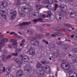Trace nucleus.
<instances>
[{
  "mask_svg": "<svg viewBox=\"0 0 77 77\" xmlns=\"http://www.w3.org/2000/svg\"><path fill=\"white\" fill-rule=\"evenodd\" d=\"M8 40L7 38H4L2 40H1L0 42V45H3L4 43L5 42H8Z\"/></svg>",
  "mask_w": 77,
  "mask_h": 77,
  "instance_id": "13",
  "label": "nucleus"
},
{
  "mask_svg": "<svg viewBox=\"0 0 77 77\" xmlns=\"http://www.w3.org/2000/svg\"><path fill=\"white\" fill-rule=\"evenodd\" d=\"M0 14H1V16L2 17L4 18H5V19H6V15L2 14H5V11H3V10H1L0 11Z\"/></svg>",
  "mask_w": 77,
  "mask_h": 77,
  "instance_id": "16",
  "label": "nucleus"
},
{
  "mask_svg": "<svg viewBox=\"0 0 77 77\" xmlns=\"http://www.w3.org/2000/svg\"><path fill=\"white\" fill-rule=\"evenodd\" d=\"M54 20L53 18H50L49 19V22H51V21H52Z\"/></svg>",
  "mask_w": 77,
  "mask_h": 77,
  "instance_id": "41",
  "label": "nucleus"
},
{
  "mask_svg": "<svg viewBox=\"0 0 77 77\" xmlns=\"http://www.w3.org/2000/svg\"><path fill=\"white\" fill-rule=\"evenodd\" d=\"M36 38L34 37L32 38L30 40V43L32 44V45H29L27 46L28 49H30L29 51H28L26 53H27L29 51V53L31 55H34L35 54V51L33 49V48H34V46L33 45L38 47L39 45H38L37 44L39 43V41H37V38H39L41 36V35L36 34L35 35Z\"/></svg>",
  "mask_w": 77,
  "mask_h": 77,
  "instance_id": "1",
  "label": "nucleus"
},
{
  "mask_svg": "<svg viewBox=\"0 0 77 77\" xmlns=\"http://www.w3.org/2000/svg\"><path fill=\"white\" fill-rule=\"evenodd\" d=\"M58 34H59V35L60 36L62 35H63V34L61 32H60V33H59L57 34H55V35H59Z\"/></svg>",
  "mask_w": 77,
  "mask_h": 77,
  "instance_id": "44",
  "label": "nucleus"
},
{
  "mask_svg": "<svg viewBox=\"0 0 77 77\" xmlns=\"http://www.w3.org/2000/svg\"><path fill=\"white\" fill-rule=\"evenodd\" d=\"M2 73H3V71H2V70L0 69V74H2Z\"/></svg>",
  "mask_w": 77,
  "mask_h": 77,
  "instance_id": "53",
  "label": "nucleus"
},
{
  "mask_svg": "<svg viewBox=\"0 0 77 77\" xmlns=\"http://www.w3.org/2000/svg\"><path fill=\"white\" fill-rule=\"evenodd\" d=\"M68 2V0H65V2L66 3H67Z\"/></svg>",
  "mask_w": 77,
  "mask_h": 77,
  "instance_id": "58",
  "label": "nucleus"
},
{
  "mask_svg": "<svg viewBox=\"0 0 77 77\" xmlns=\"http://www.w3.org/2000/svg\"><path fill=\"white\" fill-rule=\"evenodd\" d=\"M72 51L74 53H77V48H74V49H73Z\"/></svg>",
  "mask_w": 77,
  "mask_h": 77,
  "instance_id": "35",
  "label": "nucleus"
},
{
  "mask_svg": "<svg viewBox=\"0 0 77 77\" xmlns=\"http://www.w3.org/2000/svg\"><path fill=\"white\" fill-rule=\"evenodd\" d=\"M71 34V35H75V39L77 40V33H75L74 32H72Z\"/></svg>",
  "mask_w": 77,
  "mask_h": 77,
  "instance_id": "25",
  "label": "nucleus"
},
{
  "mask_svg": "<svg viewBox=\"0 0 77 77\" xmlns=\"http://www.w3.org/2000/svg\"><path fill=\"white\" fill-rule=\"evenodd\" d=\"M53 2V0H43V3H45L44 5V7L47 8L48 9H53L54 6V5L53 4H51Z\"/></svg>",
  "mask_w": 77,
  "mask_h": 77,
  "instance_id": "3",
  "label": "nucleus"
},
{
  "mask_svg": "<svg viewBox=\"0 0 77 77\" xmlns=\"http://www.w3.org/2000/svg\"><path fill=\"white\" fill-rule=\"evenodd\" d=\"M53 30H57V31H59V30H61V28L56 27H53Z\"/></svg>",
  "mask_w": 77,
  "mask_h": 77,
  "instance_id": "24",
  "label": "nucleus"
},
{
  "mask_svg": "<svg viewBox=\"0 0 77 77\" xmlns=\"http://www.w3.org/2000/svg\"><path fill=\"white\" fill-rule=\"evenodd\" d=\"M7 6H8V3L7 2H5L2 3L0 7L2 9H3L4 8H6L7 7Z\"/></svg>",
  "mask_w": 77,
  "mask_h": 77,
  "instance_id": "12",
  "label": "nucleus"
},
{
  "mask_svg": "<svg viewBox=\"0 0 77 77\" xmlns=\"http://www.w3.org/2000/svg\"><path fill=\"white\" fill-rule=\"evenodd\" d=\"M2 58V60L3 61H6L8 60V59H9L11 57V56L10 55H9L7 57H5V55H2L1 56Z\"/></svg>",
  "mask_w": 77,
  "mask_h": 77,
  "instance_id": "9",
  "label": "nucleus"
},
{
  "mask_svg": "<svg viewBox=\"0 0 77 77\" xmlns=\"http://www.w3.org/2000/svg\"><path fill=\"white\" fill-rule=\"evenodd\" d=\"M8 47L9 48H11V46L10 45H8Z\"/></svg>",
  "mask_w": 77,
  "mask_h": 77,
  "instance_id": "60",
  "label": "nucleus"
},
{
  "mask_svg": "<svg viewBox=\"0 0 77 77\" xmlns=\"http://www.w3.org/2000/svg\"><path fill=\"white\" fill-rule=\"evenodd\" d=\"M2 70V72H5L6 71V69H5V67H3V69Z\"/></svg>",
  "mask_w": 77,
  "mask_h": 77,
  "instance_id": "38",
  "label": "nucleus"
},
{
  "mask_svg": "<svg viewBox=\"0 0 77 77\" xmlns=\"http://www.w3.org/2000/svg\"><path fill=\"white\" fill-rule=\"evenodd\" d=\"M25 39H24L22 41H21V43H23V42H25Z\"/></svg>",
  "mask_w": 77,
  "mask_h": 77,
  "instance_id": "50",
  "label": "nucleus"
},
{
  "mask_svg": "<svg viewBox=\"0 0 77 77\" xmlns=\"http://www.w3.org/2000/svg\"><path fill=\"white\" fill-rule=\"evenodd\" d=\"M50 35V34L49 33H47L46 34V36H49Z\"/></svg>",
  "mask_w": 77,
  "mask_h": 77,
  "instance_id": "48",
  "label": "nucleus"
},
{
  "mask_svg": "<svg viewBox=\"0 0 77 77\" xmlns=\"http://www.w3.org/2000/svg\"><path fill=\"white\" fill-rule=\"evenodd\" d=\"M76 15V13L74 12V17H75Z\"/></svg>",
  "mask_w": 77,
  "mask_h": 77,
  "instance_id": "56",
  "label": "nucleus"
},
{
  "mask_svg": "<svg viewBox=\"0 0 77 77\" xmlns=\"http://www.w3.org/2000/svg\"><path fill=\"white\" fill-rule=\"evenodd\" d=\"M51 36H52L53 37H55L56 35L54 34H52L51 35Z\"/></svg>",
  "mask_w": 77,
  "mask_h": 77,
  "instance_id": "49",
  "label": "nucleus"
},
{
  "mask_svg": "<svg viewBox=\"0 0 77 77\" xmlns=\"http://www.w3.org/2000/svg\"><path fill=\"white\" fill-rule=\"evenodd\" d=\"M16 4L17 5H20L21 4V1H20V0H17Z\"/></svg>",
  "mask_w": 77,
  "mask_h": 77,
  "instance_id": "27",
  "label": "nucleus"
},
{
  "mask_svg": "<svg viewBox=\"0 0 77 77\" xmlns=\"http://www.w3.org/2000/svg\"><path fill=\"white\" fill-rule=\"evenodd\" d=\"M61 44H62V42H60L57 43V44H58V45H60Z\"/></svg>",
  "mask_w": 77,
  "mask_h": 77,
  "instance_id": "46",
  "label": "nucleus"
},
{
  "mask_svg": "<svg viewBox=\"0 0 77 77\" xmlns=\"http://www.w3.org/2000/svg\"><path fill=\"white\" fill-rule=\"evenodd\" d=\"M69 77H77V74L74 72H72L70 73Z\"/></svg>",
  "mask_w": 77,
  "mask_h": 77,
  "instance_id": "15",
  "label": "nucleus"
},
{
  "mask_svg": "<svg viewBox=\"0 0 77 77\" xmlns=\"http://www.w3.org/2000/svg\"><path fill=\"white\" fill-rule=\"evenodd\" d=\"M5 77H14V76L10 74H7L5 75Z\"/></svg>",
  "mask_w": 77,
  "mask_h": 77,
  "instance_id": "29",
  "label": "nucleus"
},
{
  "mask_svg": "<svg viewBox=\"0 0 77 77\" xmlns=\"http://www.w3.org/2000/svg\"><path fill=\"white\" fill-rule=\"evenodd\" d=\"M74 36L73 35H71V37L72 38H74Z\"/></svg>",
  "mask_w": 77,
  "mask_h": 77,
  "instance_id": "61",
  "label": "nucleus"
},
{
  "mask_svg": "<svg viewBox=\"0 0 77 77\" xmlns=\"http://www.w3.org/2000/svg\"><path fill=\"white\" fill-rule=\"evenodd\" d=\"M16 41H17V40L15 39H13L10 40L11 42H16Z\"/></svg>",
  "mask_w": 77,
  "mask_h": 77,
  "instance_id": "33",
  "label": "nucleus"
},
{
  "mask_svg": "<svg viewBox=\"0 0 77 77\" xmlns=\"http://www.w3.org/2000/svg\"><path fill=\"white\" fill-rule=\"evenodd\" d=\"M18 39H22L23 38L21 36H20L17 38Z\"/></svg>",
  "mask_w": 77,
  "mask_h": 77,
  "instance_id": "52",
  "label": "nucleus"
},
{
  "mask_svg": "<svg viewBox=\"0 0 77 77\" xmlns=\"http://www.w3.org/2000/svg\"><path fill=\"white\" fill-rule=\"evenodd\" d=\"M52 54H53V56L52 57L53 58H56L58 56V54H57V53L56 52H54L52 53Z\"/></svg>",
  "mask_w": 77,
  "mask_h": 77,
  "instance_id": "17",
  "label": "nucleus"
},
{
  "mask_svg": "<svg viewBox=\"0 0 77 77\" xmlns=\"http://www.w3.org/2000/svg\"><path fill=\"white\" fill-rule=\"evenodd\" d=\"M72 30H74V28L72 27Z\"/></svg>",
  "mask_w": 77,
  "mask_h": 77,
  "instance_id": "62",
  "label": "nucleus"
},
{
  "mask_svg": "<svg viewBox=\"0 0 77 77\" xmlns=\"http://www.w3.org/2000/svg\"><path fill=\"white\" fill-rule=\"evenodd\" d=\"M69 56H71V54H69Z\"/></svg>",
  "mask_w": 77,
  "mask_h": 77,
  "instance_id": "64",
  "label": "nucleus"
},
{
  "mask_svg": "<svg viewBox=\"0 0 77 77\" xmlns=\"http://www.w3.org/2000/svg\"><path fill=\"white\" fill-rule=\"evenodd\" d=\"M13 34H14V36H17V34L14 32H10V35H13Z\"/></svg>",
  "mask_w": 77,
  "mask_h": 77,
  "instance_id": "32",
  "label": "nucleus"
},
{
  "mask_svg": "<svg viewBox=\"0 0 77 77\" xmlns=\"http://www.w3.org/2000/svg\"><path fill=\"white\" fill-rule=\"evenodd\" d=\"M19 14H20V15H22V16L23 17L25 16V15H26V12L24 11H23L22 12V13H21L20 11H19Z\"/></svg>",
  "mask_w": 77,
  "mask_h": 77,
  "instance_id": "28",
  "label": "nucleus"
},
{
  "mask_svg": "<svg viewBox=\"0 0 77 77\" xmlns=\"http://www.w3.org/2000/svg\"><path fill=\"white\" fill-rule=\"evenodd\" d=\"M44 69H45V71L47 73V74H49L51 72V69H50V67L48 66H45L44 67Z\"/></svg>",
  "mask_w": 77,
  "mask_h": 77,
  "instance_id": "8",
  "label": "nucleus"
},
{
  "mask_svg": "<svg viewBox=\"0 0 77 77\" xmlns=\"http://www.w3.org/2000/svg\"><path fill=\"white\" fill-rule=\"evenodd\" d=\"M38 29H39V30H42V28L38 27Z\"/></svg>",
  "mask_w": 77,
  "mask_h": 77,
  "instance_id": "57",
  "label": "nucleus"
},
{
  "mask_svg": "<svg viewBox=\"0 0 77 77\" xmlns=\"http://www.w3.org/2000/svg\"><path fill=\"white\" fill-rule=\"evenodd\" d=\"M25 4L26 5H29V4L28 3H27L26 2H25L24 4Z\"/></svg>",
  "mask_w": 77,
  "mask_h": 77,
  "instance_id": "55",
  "label": "nucleus"
},
{
  "mask_svg": "<svg viewBox=\"0 0 77 77\" xmlns=\"http://www.w3.org/2000/svg\"><path fill=\"white\" fill-rule=\"evenodd\" d=\"M72 30H70L69 29H68L67 31V32H71Z\"/></svg>",
  "mask_w": 77,
  "mask_h": 77,
  "instance_id": "54",
  "label": "nucleus"
},
{
  "mask_svg": "<svg viewBox=\"0 0 77 77\" xmlns=\"http://www.w3.org/2000/svg\"><path fill=\"white\" fill-rule=\"evenodd\" d=\"M38 74H40V75H44V71L42 70H41L38 72Z\"/></svg>",
  "mask_w": 77,
  "mask_h": 77,
  "instance_id": "18",
  "label": "nucleus"
},
{
  "mask_svg": "<svg viewBox=\"0 0 77 77\" xmlns=\"http://www.w3.org/2000/svg\"><path fill=\"white\" fill-rule=\"evenodd\" d=\"M48 25L47 24H44L43 25V27H47V26H48Z\"/></svg>",
  "mask_w": 77,
  "mask_h": 77,
  "instance_id": "43",
  "label": "nucleus"
},
{
  "mask_svg": "<svg viewBox=\"0 0 77 77\" xmlns=\"http://www.w3.org/2000/svg\"><path fill=\"white\" fill-rule=\"evenodd\" d=\"M66 26H67V27H69V28H70V27H72L71 25H66Z\"/></svg>",
  "mask_w": 77,
  "mask_h": 77,
  "instance_id": "45",
  "label": "nucleus"
},
{
  "mask_svg": "<svg viewBox=\"0 0 77 77\" xmlns=\"http://www.w3.org/2000/svg\"><path fill=\"white\" fill-rule=\"evenodd\" d=\"M29 67V65H26L24 66V70L25 71H27L29 72H31V71H32V68H31L29 69H27V68Z\"/></svg>",
  "mask_w": 77,
  "mask_h": 77,
  "instance_id": "11",
  "label": "nucleus"
},
{
  "mask_svg": "<svg viewBox=\"0 0 77 77\" xmlns=\"http://www.w3.org/2000/svg\"><path fill=\"white\" fill-rule=\"evenodd\" d=\"M35 6L37 8V10L38 11H39L40 9H41L42 8L41 5L38 4H36L35 5Z\"/></svg>",
  "mask_w": 77,
  "mask_h": 77,
  "instance_id": "19",
  "label": "nucleus"
},
{
  "mask_svg": "<svg viewBox=\"0 0 77 77\" xmlns=\"http://www.w3.org/2000/svg\"><path fill=\"white\" fill-rule=\"evenodd\" d=\"M76 63L75 62V59H74L73 61V63Z\"/></svg>",
  "mask_w": 77,
  "mask_h": 77,
  "instance_id": "47",
  "label": "nucleus"
},
{
  "mask_svg": "<svg viewBox=\"0 0 77 77\" xmlns=\"http://www.w3.org/2000/svg\"><path fill=\"white\" fill-rule=\"evenodd\" d=\"M10 33L9 32H7V33Z\"/></svg>",
  "mask_w": 77,
  "mask_h": 77,
  "instance_id": "63",
  "label": "nucleus"
},
{
  "mask_svg": "<svg viewBox=\"0 0 77 77\" xmlns=\"http://www.w3.org/2000/svg\"><path fill=\"white\" fill-rule=\"evenodd\" d=\"M42 66V64L41 63H38L36 65V67L37 68H41Z\"/></svg>",
  "mask_w": 77,
  "mask_h": 77,
  "instance_id": "23",
  "label": "nucleus"
},
{
  "mask_svg": "<svg viewBox=\"0 0 77 77\" xmlns=\"http://www.w3.org/2000/svg\"><path fill=\"white\" fill-rule=\"evenodd\" d=\"M6 72L7 73H10L11 72V68L10 67H8L6 69Z\"/></svg>",
  "mask_w": 77,
  "mask_h": 77,
  "instance_id": "21",
  "label": "nucleus"
},
{
  "mask_svg": "<svg viewBox=\"0 0 77 77\" xmlns=\"http://www.w3.org/2000/svg\"><path fill=\"white\" fill-rule=\"evenodd\" d=\"M21 50H22V49L21 48L17 49L16 50L15 53H12V56H18V54H20V52L21 51Z\"/></svg>",
  "mask_w": 77,
  "mask_h": 77,
  "instance_id": "7",
  "label": "nucleus"
},
{
  "mask_svg": "<svg viewBox=\"0 0 77 77\" xmlns=\"http://www.w3.org/2000/svg\"><path fill=\"white\" fill-rule=\"evenodd\" d=\"M40 16L41 17H43V18H45L46 16H45V14H40Z\"/></svg>",
  "mask_w": 77,
  "mask_h": 77,
  "instance_id": "36",
  "label": "nucleus"
},
{
  "mask_svg": "<svg viewBox=\"0 0 77 77\" xmlns=\"http://www.w3.org/2000/svg\"><path fill=\"white\" fill-rule=\"evenodd\" d=\"M32 15H33V16H37V15L38 16L39 15V13L38 12H34L32 13Z\"/></svg>",
  "mask_w": 77,
  "mask_h": 77,
  "instance_id": "26",
  "label": "nucleus"
},
{
  "mask_svg": "<svg viewBox=\"0 0 77 77\" xmlns=\"http://www.w3.org/2000/svg\"><path fill=\"white\" fill-rule=\"evenodd\" d=\"M55 2V3H57V0H54Z\"/></svg>",
  "mask_w": 77,
  "mask_h": 77,
  "instance_id": "59",
  "label": "nucleus"
},
{
  "mask_svg": "<svg viewBox=\"0 0 77 77\" xmlns=\"http://www.w3.org/2000/svg\"><path fill=\"white\" fill-rule=\"evenodd\" d=\"M47 13H48V14L47 16V17L48 18H50L51 16V11H48L47 12Z\"/></svg>",
  "mask_w": 77,
  "mask_h": 77,
  "instance_id": "20",
  "label": "nucleus"
},
{
  "mask_svg": "<svg viewBox=\"0 0 77 77\" xmlns=\"http://www.w3.org/2000/svg\"><path fill=\"white\" fill-rule=\"evenodd\" d=\"M44 21H46V19H43L41 17H40L38 20V19H35L33 20V21L34 22H37V21H40V22H41L42 23Z\"/></svg>",
  "mask_w": 77,
  "mask_h": 77,
  "instance_id": "14",
  "label": "nucleus"
},
{
  "mask_svg": "<svg viewBox=\"0 0 77 77\" xmlns=\"http://www.w3.org/2000/svg\"><path fill=\"white\" fill-rule=\"evenodd\" d=\"M42 41H43V42H45V44H48V42H47L45 40H43Z\"/></svg>",
  "mask_w": 77,
  "mask_h": 77,
  "instance_id": "40",
  "label": "nucleus"
},
{
  "mask_svg": "<svg viewBox=\"0 0 77 77\" xmlns=\"http://www.w3.org/2000/svg\"><path fill=\"white\" fill-rule=\"evenodd\" d=\"M61 66L65 70H69L71 68V66L69 63H62Z\"/></svg>",
  "mask_w": 77,
  "mask_h": 77,
  "instance_id": "4",
  "label": "nucleus"
},
{
  "mask_svg": "<svg viewBox=\"0 0 77 77\" xmlns=\"http://www.w3.org/2000/svg\"><path fill=\"white\" fill-rule=\"evenodd\" d=\"M24 45V43H20V46H22V45Z\"/></svg>",
  "mask_w": 77,
  "mask_h": 77,
  "instance_id": "51",
  "label": "nucleus"
},
{
  "mask_svg": "<svg viewBox=\"0 0 77 77\" xmlns=\"http://www.w3.org/2000/svg\"><path fill=\"white\" fill-rule=\"evenodd\" d=\"M28 25V23H27V22H24L23 23H22L20 24V25L21 26H23V25Z\"/></svg>",
  "mask_w": 77,
  "mask_h": 77,
  "instance_id": "31",
  "label": "nucleus"
},
{
  "mask_svg": "<svg viewBox=\"0 0 77 77\" xmlns=\"http://www.w3.org/2000/svg\"><path fill=\"white\" fill-rule=\"evenodd\" d=\"M23 8V9L24 10H26V9H30V8H31V7H30V6H29V7L28 8H26V7H24Z\"/></svg>",
  "mask_w": 77,
  "mask_h": 77,
  "instance_id": "37",
  "label": "nucleus"
},
{
  "mask_svg": "<svg viewBox=\"0 0 77 77\" xmlns=\"http://www.w3.org/2000/svg\"><path fill=\"white\" fill-rule=\"evenodd\" d=\"M41 62L42 64H48L49 63V62L45 60H42Z\"/></svg>",
  "mask_w": 77,
  "mask_h": 77,
  "instance_id": "22",
  "label": "nucleus"
},
{
  "mask_svg": "<svg viewBox=\"0 0 77 77\" xmlns=\"http://www.w3.org/2000/svg\"><path fill=\"white\" fill-rule=\"evenodd\" d=\"M19 56L22 57V59L19 60L18 58L15 59V61L19 65L22 64L23 61L25 62H30V59L27 57V56H23V55L20 54L19 55Z\"/></svg>",
  "mask_w": 77,
  "mask_h": 77,
  "instance_id": "2",
  "label": "nucleus"
},
{
  "mask_svg": "<svg viewBox=\"0 0 77 77\" xmlns=\"http://www.w3.org/2000/svg\"><path fill=\"white\" fill-rule=\"evenodd\" d=\"M23 73L21 70H19L16 73V76L17 77H21L23 75Z\"/></svg>",
  "mask_w": 77,
  "mask_h": 77,
  "instance_id": "10",
  "label": "nucleus"
},
{
  "mask_svg": "<svg viewBox=\"0 0 77 77\" xmlns=\"http://www.w3.org/2000/svg\"><path fill=\"white\" fill-rule=\"evenodd\" d=\"M17 45H18V43L17 42H14L12 43V45H13V46H17Z\"/></svg>",
  "mask_w": 77,
  "mask_h": 77,
  "instance_id": "34",
  "label": "nucleus"
},
{
  "mask_svg": "<svg viewBox=\"0 0 77 77\" xmlns=\"http://www.w3.org/2000/svg\"><path fill=\"white\" fill-rule=\"evenodd\" d=\"M60 8H66V6L65 5H62L60 4Z\"/></svg>",
  "mask_w": 77,
  "mask_h": 77,
  "instance_id": "30",
  "label": "nucleus"
},
{
  "mask_svg": "<svg viewBox=\"0 0 77 77\" xmlns=\"http://www.w3.org/2000/svg\"><path fill=\"white\" fill-rule=\"evenodd\" d=\"M57 8H58V5L57 4H55L54 11H56V10Z\"/></svg>",
  "mask_w": 77,
  "mask_h": 77,
  "instance_id": "39",
  "label": "nucleus"
},
{
  "mask_svg": "<svg viewBox=\"0 0 77 77\" xmlns=\"http://www.w3.org/2000/svg\"><path fill=\"white\" fill-rule=\"evenodd\" d=\"M55 15L57 20L58 21H60L61 20L62 16V15H63V12H60V13L56 12L55 13Z\"/></svg>",
  "mask_w": 77,
  "mask_h": 77,
  "instance_id": "5",
  "label": "nucleus"
},
{
  "mask_svg": "<svg viewBox=\"0 0 77 77\" xmlns=\"http://www.w3.org/2000/svg\"><path fill=\"white\" fill-rule=\"evenodd\" d=\"M16 15H17V12L15 11H11L9 15V17L11 20H12L15 18Z\"/></svg>",
  "mask_w": 77,
  "mask_h": 77,
  "instance_id": "6",
  "label": "nucleus"
},
{
  "mask_svg": "<svg viewBox=\"0 0 77 77\" xmlns=\"http://www.w3.org/2000/svg\"><path fill=\"white\" fill-rule=\"evenodd\" d=\"M3 45H1L0 46V52H2V46H3Z\"/></svg>",
  "mask_w": 77,
  "mask_h": 77,
  "instance_id": "42",
  "label": "nucleus"
}]
</instances>
